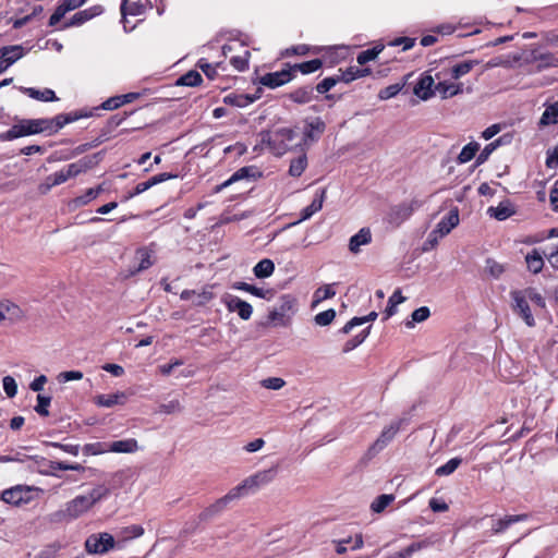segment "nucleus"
Segmentation results:
<instances>
[{
  "instance_id": "obj_1",
  "label": "nucleus",
  "mask_w": 558,
  "mask_h": 558,
  "mask_svg": "<svg viewBox=\"0 0 558 558\" xmlns=\"http://www.w3.org/2000/svg\"><path fill=\"white\" fill-rule=\"evenodd\" d=\"M277 474V469L271 468L268 470L258 471L246 478L239 485L231 488L223 497L217 499L213 505L207 507L202 513L201 518L207 520L223 511L228 505L244 496L255 494L262 487L271 483Z\"/></svg>"
},
{
  "instance_id": "obj_2",
  "label": "nucleus",
  "mask_w": 558,
  "mask_h": 558,
  "mask_svg": "<svg viewBox=\"0 0 558 558\" xmlns=\"http://www.w3.org/2000/svg\"><path fill=\"white\" fill-rule=\"evenodd\" d=\"M258 136L262 148L268 149L275 156H282L288 150L299 146L295 142L296 132L289 128L264 131Z\"/></svg>"
},
{
  "instance_id": "obj_3",
  "label": "nucleus",
  "mask_w": 558,
  "mask_h": 558,
  "mask_svg": "<svg viewBox=\"0 0 558 558\" xmlns=\"http://www.w3.org/2000/svg\"><path fill=\"white\" fill-rule=\"evenodd\" d=\"M50 125L51 122L44 119H25L0 134V141H13L19 137L44 133Z\"/></svg>"
},
{
  "instance_id": "obj_4",
  "label": "nucleus",
  "mask_w": 558,
  "mask_h": 558,
  "mask_svg": "<svg viewBox=\"0 0 558 558\" xmlns=\"http://www.w3.org/2000/svg\"><path fill=\"white\" fill-rule=\"evenodd\" d=\"M92 507L85 496L80 495L68 501L63 509L53 512L50 515L52 522L73 521L87 513Z\"/></svg>"
},
{
  "instance_id": "obj_5",
  "label": "nucleus",
  "mask_w": 558,
  "mask_h": 558,
  "mask_svg": "<svg viewBox=\"0 0 558 558\" xmlns=\"http://www.w3.org/2000/svg\"><path fill=\"white\" fill-rule=\"evenodd\" d=\"M296 312V299L290 294L281 295L278 305L268 314V320L274 326H287Z\"/></svg>"
},
{
  "instance_id": "obj_6",
  "label": "nucleus",
  "mask_w": 558,
  "mask_h": 558,
  "mask_svg": "<svg viewBox=\"0 0 558 558\" xmlns=\"http://www.w3.org/2000/svg\"><path fill=\"white\" fill-rule=\"evenodd\" d=\"M116 545L114 538L109 533H95L89 535L85 541V550L90 555H105L113 549Z\"/></svg>"
},
{
  "instance_id": "obj_7",
  "label": "nucleus",
  "mask_w": 558,
  "mask_h": 558,
  "mask_svg": "<svg viewBox=\"0 0 558 558\" xmlns=\"http://www.w3.org/2000/svg\"><path fill=\"white\" fill-rule=\"evenodd\" d=\"M403 423V420H398L391 422L388 426H386L379 437L369 446L367 450V454L369 457H374L377 453H379L381 450H384L396 437L398 432L401 428V425Z\"/></svg>"
},
{
  "instance_id": "obj_8",
  "label": "nucleus",
  "mask_w": 558,
  "mask_h": 558,
  "mask_svg": "<svg viewBox=\"0 0 558 558\" xmlns=\"http://www.w3.org/2000/svg\"><path fill=\"white\" fill-rule=\"evenodd\" d=\"M325 128V122L320 118L305 121L303 137L301 142L298 143L302 150H304L305 147H308L312 143L317 142L324 133Z\"/></svg>"
},
{
  "instance_id": "obj_9",
  "label": "nucleus",
  "mask_w": 558,
  "mask_h": 558,
  "mask_svg": "<svg viewBox=\"0 0 558 558\" xmlns=\"http://www.w3.org/2000/svg\"><path fill=\"white\" fill-rule=\"evenodd\" d=\"M512 300V310L518 314L529 327L535 325L534 316L531 312L529 301L524 298L520 290H513L510 292Z\"/></svg>"
},
{
  "instance_id": "obj_10",
  "label": "nucleus",
  "mask_w": 558,
  "mask_h": 558,
  "mask_svg": "<svg viewBox=\"0 0 558 558\" xmlns=\"http://www.w3.org/2000/svg\"><path fill=\"white\" fill-rule=\"evenodd\" d=\"M147 9V3L142 2L141 0H122L121 3V13H122V23L125 31H132L134 25L128 26V16H140L143 15Z\"/></svg>"
},
{
  "instance_id": "obj_11",
  "label": "nucleus",
  "mask_w": 558,
  "mask_h": 558,
  "mask_svg": "<svg viewBox=\"0 0 558 558\" xmlns=\"http://www.w3.org/2000/svg\"><path fill=\"white\" fill-rule=\"evenodd\" d=\"M102 12L104 8L99 4L78 11L68 22L64 23L63 28L81 26L89 20L100 15Z\"/></svg>"
},
{
  "instance_id": "obj_12",
  "label": "nucleus",
  "mask_w": 558,
  "mask_h": 558,
  "mask_svg": "<svg viewBox=\"0 0 558 558\" xmlns=\"http://www.w3.org/2000/svg\"><path fill=\"white\" fill-rule=\"evenodd\" d=\"M85 1L86 0H61L49 19V25H57L68 12L82 7Z\"/></svg>"
},
{
  "instance_id": "obj_13",
  "label": "nucleus",
  "mask_w": 558,
  "mask_h": 558,
  "mask_svg": "<svg viewBox=\"0 0 558 558\" xmlns=\"http://www.w3.org/2000/svg\"><path fill=\"white\" fill-rule=\"evenodd\" d=\"M414 208L412 204H400L398 206L392 207L388 215L387 220L389 225L393 227H399L403 221L410 218Z\"/></svg>"
},
{
  "instance_id": "obj_14",
  "label": "nucleus",
  "mask_w": 558,
  "mask_h": 558,
  "mask_svg": "<svg viewBox=\"0 0 558 558\" xmlns=\"http://www.w3.org/2000/svg\"><path fill=\"white\" fill-rule=\"evenodd\" d=\"M29 488L21 485L8 488L1 493V499L9 505L19 506L28 500Z\"/></svg>"
},
{
  "instance_id": "obj_15",
  "label": "nucleus",
  "mask_w": 558,
  "mask_h": 558,
  "mask_svg": "<svg viewBox=\"0 0 558 558\" xmlns=\"http://www.w3.org/2000/svg\"><path fill=\"white\" fill-rule=\"evenodd\" d=\"M292 78L291 70H282L278 72L267 73L263 75L259 80L260 84L269 87L276 88L279 87Z\"/></svg>"
},
{
  "instance_id": "obj_16",
  "label": "nucleus",
  "mask_w": 558,
  "mask_h": 558,
  "mask_svg": "<svg viewBox=\"0 0 558 558\" xmlns=\"http://www.w3.org/2000/svg\"><path fill=\"white\" fill-rule=\"evenodd\" d=\"M435 85L433 76L424 74L414 86V94L422 100H427L434 96Z\"/></svg>"
},
{
  "instance_id": "obj_17",
  "label": "nucleus",
  "mask_w": 558,
  "mask_h": 558,
  "mask_svg": "<svg viewBox=\"0 0 558 558\" xmlns=\"http://www.w3.org/2000/svg\"><path fill=\"white\" fill-rule=\"evenodd\" d=\"M23 317V311L19 305L9 300L0 301V320L17 322Z\"/></svg>"
},
{
  "instance_id": "obj_18",
  "label": "nucleus",
  "mask_w": 558,
  "mask_h": 558,
  "mask_svg": "<svg viewBox=\"0 0 558 558\" xmlns=\"http://www.w3.org/2000/svg\"><path fill=\"white\" fill-rule=\"evenodd\" d=\"M372 242V232L369 228H362L357 233L352 235L349 240V250L353 254L361 251V246L367 245Z\"/></svg>"
},
{
  "instance_id": "obj_19",
  "label": "nucleus",
  "mask_w": 558,
  "mask_h": 558,
  "mask_svg": "<svg viewBox=\"0 0 558 558\" xmlns=\"http://www.w3.org/2000/svg\"><path fill=\"white\" fill-rule=\"evenodd\" d=\"M25 53L21 45L5 46L0 48V59L5 63V69L20 60Z\"/></svg>"
},
{
  "instance_id": "obj_20",
  "label": "nucleus",
  "mask_w": 558,
  "mask_h": 558,
  "mask_svg": "<svg viewBox=\"0 0 558 558\" xmlns=\"http://www.w3.org/2000/svg\"><path fill=\"white\" fill-rule=\"evenodd\" d=\"M459 223V211L457 208L449 211L447 216L440 219V221L436 226V233H439V236H445L450 231L457 227Z\"/></svg>"
},
{
  "instance_id": "obj_21",
  "label": "nucleus",
  "mask_w": 558,
  "mask_h": 558,
  "mask_svg": "<svg viewBox=\"0 0 558 558\" xmlns=\"http://www.w3.org/2000/svg\"><path fill=\"white\" fill-rule=\"evenodd\" d=\"M325 195H326L325 190L317 192L314 199L312 201V203L301 211V218L296 222H293L292 226H294L301 221L307 220L314 214L318 213L323 208Z\"/></svg>"
},
{
  "instance_id": "obj_22",
  "label": "nucleus",
  "mask_w": 558,
  "mask_h": 558,
  "mask_svg": "<svg viewBox=\"0 0 558 558\" xmlns=\"http://www.w3.org/2000/svg\"><path fill=\"white\" fill-rule=\"evenodd\" d=\"M128 400V395L123 391L114 393L99 395L95 398V403L102 408H112L117 404H124Z\"/></svg>"
},
{
  "instance_id": "obj_23",
  "label": "nucleus",
  "mask_w": 558,
  "mask_h": 558,
  "mask_svg": "<svg viewBox=\"0 0 558 558\" xmlns=\"http://www.w3.org/2000/svg\"><path fill=\"white\" fill-rule=\"evenodd\" d=\"M137 267L131 271L132 275L148 269L155 264L154 251L148 247H142L136 251Z\"/></svg>"
},
{
  "instance_id": "obj_24",
  "label": "nucleus",
  "mask_w": 558,
  "mask_h": 558,
  "mask_svg": "<svg viewBox=\"0 0 558 558\" xmlns=\"http://www.w3.org/2000/svg\"><path fill=\"white\" fill-rule=\"evenodd\" d=\"M138 450L137 440L134 438H128L122 440H116L108 444V452L116 453H133Z\"/></svg>"
},
{
  "instance_id": "obj_25",
  "label": "nucleus",
  "mask_w": 558,
  "mask_h": 558,
  "mask_svg": "<svg viewBox=\"0 0 558 558\" xmlns=\"http://www.w3.org/2000/svg\"><path fill=\"white\" fill-rule=\"evenodd\" d=\"M435 93H438L442 99H447L462 93V84L447 81L438 82L435 85Z\"/></svg>"
},
{
  "instance_id": "obj_26",
  "label": "nucleus",
  "mask_w": 558,
  "mask_h": 558,
  "mask_svg": "<svg viewBox=\"0 0 558 558\" xmlns=\"http://www.w3.org/2000/svg\"><path fill=\"white\" fill-rule=\"evenodd\" d=\"M558 123V101L549 104L539 119L538 128L543 129Z\"/></svg>"
},
{
  "instance_id": "obj_27",
  "label": "nucleus",
  "mask_w": 558,
  "mask_h": 558,
  "mask_svg": "<svg viewBox=\"0 0 558 558\" xmlns=\"http://www.w3.org/2000/svg\"><path fill=\"white\" fill-rule=\"evenodd\" d=\"M487 214L490 217L502 221L511 217L514 214V209L509 202H501L496 207H489L487 209Z\"/></svg>"
},
{
  "instance_id": "obj_28",
  "label": "nucleus",
  "mask_w": 558,
  "mask_h": 558,
  "mask_svg": "<svg viewBox=\"0 0 558 558\" xmlns=\"http://www.w3.org/2000/svg\"><path fill=\"white\" fill-rule=\"evenodd\" d=\"M22 93L26 94L28 97L39 100V101H54L57 100V96L54 92L50 88H45L43 90L33 88V87H22Z\"/></svg>"
},
{
  "instance_id": "obj_29",
  "label": "nucleus",
  "mask_w": 558,
  "mask_h": 558,
  "mask_svg": "<svg viewBox=\"0 0 558 558\" xmlns=\"http://www.w3.org/2000/svg\"><path fill=\"white\" fill-rule=\"evenodd\" d=\"M232 288L235 290L251 293L252 295H255L257 298L265 299V300H269L272 296L271 290H265L262 288H257V287L246 283V282H235V283H233Z\"/></svg>"
},
{
  "instance_id": "obj_30",
  "label": "nucleus",
  "mask_w": 558,
  "mask_h": 558,
  "mask_svg": "<svg viewBox=\"0 0 558 558\" xmlns=\"http://www.w3.org/2000/svg\"><path fill=\"white\" fill-rule=\"evenodd\" d=\"M527 269L533 274H538L544 267V259L538 250L534 248L525 256Z\"/></svg>"
},
{
  "instance_id": "obj_31",
  "label": "nucleus",
  "mask_w": 558,
  "mask_h": 558,
  "mask_svg": "<svg viewBox=\"0 0 558 558\" xmlns=\"http://www.w3.org/2000/svg\"><path fill=\"white\" fill-rule=\"evenodd\" d=\"M525 519H526L525 514L506 515L504 519H499L493 524V532L495 534L502 533L511 524L520 522V521H524Z\"/></svg>"
},
{
  "instance_id": "obj_32",
  "label": "nucleus",
  "mask_w": 558,
  "mask_h": 558,
  "mask_svg": "<svg viewBox=\"0 0 558 558\" xmlns=\"http://www.w3.org/2000/svg\"><path fill=\"white\" fill-rule=\"evenodd\" d=\"M275 271V264L271 259L264 258L253 268L256 278L264 279L270 277Z\"/></svg>"
},
{
  "instance_id": "obj_33",
  "label": "nucleus",
  "mask_w": 558,
  "mask_h": 558,
  "mask_svg": "<svg viewBox=\"0 0 558 558\" xmlns=\"http://www.w3.org/2000/svg\"><path fill=\"white\" fill-rule=\"evenodd\" d=\"M77 116H71V114H59L54 117L53 119H45L46 121H50L51 125L48 128L46 132L56 133L60 129H62L65 124L74 122L77 120Z\"/></svg>"
},
{
  "instance_id": "obj_34",
  "label": "nucleus",
  "mask_w": 558,
  "mask_h": 558,
  "mask_svg": "<svg viewBox=\"0 0 558 558\" xmlns=\"http://www.w3.org/2000/svg\"><path fill=\"white\" fill-rule=\"evenodd\" d=\"M478 63L480 62L477 60H468V61H463V62L454 64L450 71L451 77L454 80H458V78L466 75Z\"/></svg>"
},
{
  "instance_id": "obj_35",
  "label": "nucleus",
  "mask_w": 558,
  "mask_h": 558,
  "mask_svg": "<svg viewBox=\"0 0 558 558\" xmlns=\"http://www.w3.org/2000/svg\"><path fill=\"white\" fill-rule=\"evenodd\" d=\"M254 99L245 94L231 93L223 98L226 105L243 108L252 104Z\"/></svg>"
},
{
  "instance_id": "obj_36",
  "label": "nucleus",
  "mask_w": 558,
  "mask_h": 558,
  "mask_svg": "<svg viewBox=\"0 0 558 558\" xmlns=\"http://www.w3.org/2000/svg\"><path fill=\"white\" fill-rule=\"evenodd\" d=\"M506 265L497 262L494 258H487L485 260V271L493 278V279H500L501 276L506 271Z\"/></svg>"
},
{
  "instance_id": "obj_37",
  "label": "nucleus",
  "mask_w": 558,
  "mask_h": 558,
  "mask_svg": "<svg viewBox=\"0 0 558 558\" xmlns=\"http://www.w3.org/2000/svg\"><path fill=\"white\" fill-rule=\"evenodd\" d=\"M110 494V489L106 485H97L94 487L87 495H84L85 498L89 501V506L93 508L95 504L107 498Z\"/></svg>"
},
{
  "instance_id": "obj_38",
  "label": "nucleus",
  "mask_w": 558,
  "mask_h": 558,
  "mask_svg": "<svg viewBox=\"0 0 558 558\" xmlns=\"http://www.w3.org/2000/svg\"><path fill=\"white\" fill-rule=\"evenodd\" d=\"M202 82H203L202 75L197 71L191 70V71L186 72L185 74H183L182 76H180L177 80L175 84L178 86L194 87V86H198Z\"/></svg>"
},
{
  "instance_id": "obj_39",
  "label": "nucleus",
  "mask_w": 558,
  "mask_h": 558,
  "mask_svg": "<svg viewBox=\"0 0 558 558\" xmlns=\"http://www.w3.org/2000/svg\"><path fill=\"white\" fill-rule=\"evenodd\" d=\"M306 167H307V157H306V154L303 153L298 158L291 160L290 167H289V174L291 177L298 178L304 172Z\"/></svg>"
},
{
  "instance_id": "obj_40",
  "label": "nucleus",
  "mask_w": 558,
  "mask_h": 558,
  "mask_svg": "<svg viewBox=\"0 0 558 558\" xmlns=\"http://www.w3.org/2000/svg\"><path fill=\"white\" fill-rule=\"evenodd\" d=\"M291 100L296 104H307L313 98V88L311 86H303L290 94Z\"/></svg>"
},
{
  "instance_id": "obj_41",
  "label": "nucleus",
  "mask_w": 558,
  "mask_h": 558,
  "mask_svg": "<svg viewBox=\"0 0 558 558\" xmlns=\"http://www.w3.org/2000/svg\"><path fill=\"white\" fill-rule=\"evenodd\" d=\"M102 191H104V189L101 185H99L97 187L88 189L85 192V194H83L78 197H75L72 203L75 207L84 206V205L88 204L90 201L95 199Z\"/></svg>"
},
{
  "instance_id": "obj_42",
  "label": "nucleus",
  "mask_w": 558,
  "mask_h": 558,
  "mask_svg": "<svg viewBox=\"0 0 558 558\" xmlns=\"http://www.w3.org/2000/svg\"><path fill=\"white\" fill-rule=\"evenodd\" d=\"M250 171H251V168H247V167H243V168L239 169L228 180H226L225 182H222L219 185H216L215 190H214L215 193L221 192L223 189H226L227 186H229L233 182H236V181H240V180H242L244 178H247L250 175Z\"/></svg>"
},
{
  "instance_id": "obj_43",
  "label": "nucleus",
  "mask_w": 558,
  "mask_h": 558,
  "mask_svg": "<svg viewBox=\"0 0 558 558\" xmlns=\"http://www.w3.org/2000/svg\"><path fill=\"white\" fill-rule=\"evenodd\" d=\"M478 148L480 145L476 142H471L465 145L457 158L458 163L462 165L471 161L475 157Z\"/></svg>"
},
{
  "instance_id": "obj_44",
  "label": "nucleus",
  "mask_w": 558,
  "mask_h": 558,
  "mask_svg": "<svg viewBox=\"0 0 558 558\" xmlns=\"http://www.w3.org/2000/svg\"><path fill=\"white\" fill-rule=\"evenodd\" d=\"M395 495L384 494L375 498L371 504V510L375 513H381L392 501Z\"/></svg>"
},
{
  "instance_id": "obj_45",
  "label": "nucleus",
  "mask_w": 558,
  "mask_h": 558,
  "mask_svg": "<svg viewBox=\"0 0 558 558\" xmlns=\"http://www.w3.org/2000/svg\"><path fill=\"white\" fill-rule=\"evenodd\" d=\"M336 295V291L332 287V284H325L323 287H319L313 295V306L317 305L318 303L331 299Z\"/></svg>"
},
{
  "instance_id": "obj_46",
  "label": "nucleus",
  "mask_w": 558,
  "mask_h": 558,
  "mask_svg": "<svg viewBox=\"0 0 558 558\" xmlns=\"http://www.w3.org/2000/svg\"><path fill=\"white\" fill-rule=\"evenodd\" d=\"M90 168V162L86 159H81L75 162L68 165L64 170L68 172L70 178H75L78 174L87 171Z\"/></svg>"
},
{
  "instance_id": "obj_47",
  "label": "nucleus",
  "mask_w": 558,
  "mask_h": 558,
  "mask_svg": "<svg viewBox=\"0 0 558 558\" xmlns=\"http://www.w3.org/2000/svg\"><path fill=\"white\" fill-rule=\"evenodd\" d=\"M323 65L320 59H313L303 63L295 64L291 71H300L302 74H310L319 70Z\"/></svg>"
},
{
  "instance_id": "obj_48",
  "label": "nucleus",
  "mask_w": 558,
  "mask_h": 558,
  "mask_svg": "<svg viewBox=\"0 0 558 558\" xmlns=\"http://www.w3.org/2000/svg\"><path fill=\"white\" fill-rule=\"evenodd\" d=\"M405 298L401 294L400 290H396L388 300V305L385 310V319H388L397 312V305L404 302Z\"/></svg>"
},
{
  "instance_id": "obj_49",
  "label": "nucleus",
  "mask_w": 558,
  "mask_h": 558,
  "mask_svg": "<svg viewBox=\"0 0 558 558\" xmlns=\"http://www.w3.org/2000/svg\"><path fill=\"white\" fill-rule=\"evenodd\" d=\"M197 66L203 71V73L209 78L215 80L217 75V70L221 69L225 70V66L221 62H217L215 64H211L207 62L205 59H201L197 62Z\"/></svg>"
},
{
  "instance_id": "obj_50",
  "label": "nucleus",
  "mask_w": 558,
  "mask_h": 558,
  "mask_svg": "<svg viewBox=\"0 0 558 558\" xmlns=\"http://www.w3.org/2000/svg\"><path fill=\"white\" fill-rule=\"evenodd\" d=\"M462 463L461 458H452L448 462H446L444 465H440L436 469L435 474L437 476H448L452 474Z\"/></svg>"
},
{
  "instance_id": "obj_51",
  "label": "nucleus",
  "mask_w": 558,
  "mask_h": 558,
  "mask_svg": "<svg viewBox=\"0 0 558 558\" xmlns=\"http://www.w3.org/2000/svg\"><path fill=\"white\" fill-rule=\"evenodd\" d=\"M520 291L529 302H532L534 305H536L541 308L545 307V305H546L545 299L536 289L526 288V289H523Z\"/></svg>"
},
{
  "instance_id": "obj_52",
  "label": "nucleus",
  "mask_w": 558,
  "mask_h": 558,
  "mask_svg": "<svg viewBox=\"0 0 558 558\" xmlns=\"http://www.w3.org/2000/svg\"><path fill=\"white\" fill-rule=\"evenodd\" d=\"M429 315H430V311L427 306L418 307L415 311H413V313L411 315V320H408L405 323V326L408 328H412V327H414L415 323H422V322L426 320L429 317Z\"/></svg>"
},
{
  "instance_id": "obj_53",
  "label": "nucleus",
  "mask_w": 558,
  "mask_h": 558,
  "mask_svg": "<svg viewBox=\"0 0 558 558\" xmlns=\"http://www.w3.org/2000/svg\"><path fill=\"white\" fill-rule=\"evenodd\" d=\"M504 142V137H499L498 140L487 144L483 150L478 154L477 158H476V163L477 165H482L484 163L488 158L489 156L492 155V153L497 148L499 147Z\"/></svg>"
},
{
  "instance_id": "obj_54",
  "label": "nucleus",
  "mask_w": 558,
  "mask_h": 558,
  "mask_svg": "<svg viewBox=\"0 0 558 558\" xmlns=\"http://www.w3.org/2000/svg\"><path fill=\"white\" fill-rule=\"evenodd\" d=\"M82 451L85 456H98L108 452V444L106 442H93L86 444Z\"/></svg>"
},
{
  "instance_id": "obj_55",
  "label": "nucleus",
  "mask_w": 558,
  "mask_h": 558,
  "mask_svg": "<svg viewBox=\"0 0 558 558\" xmlns=\"http://www.w3.org/2000/svg\"><path fill=\"white\" fill-rule=\"evenodd\" d=\"M250 51L244 50L243 54L235 56L230 59V63L233 65V68L239 71L243 72L248 68V60H250Z\"/></svg>"
},
{
  "instance_id": "obj_56",
  "label": "nucleus",
  "mask_w": 558,
  "mask_h": 558,
  "mask_svg": "<svg viewBox=\"0 0 558 558\" xmlns=\"http://www.w3.org/2000/svg\"><path fill=\"white\" fill-rule=\"evenodd\" d=\"M369 328L371 327H367L366 329H364L362 332H360L359 335H356L355 337H353L352 339L348 340L345 343H344V347H343V352H350L352 351L353 349H355L356 347H359L360 344H362L366 337L368 336V332H369Z\"/></svg>"
},
{
  "instance_id": "obj_57",
  "label": "nucleus",
  "mask_w": 558,
  "mask_h": 558,
  "mask_svg": "<svg viewBox=\"0 0 558 558\" xmlns=\"http://www.w3.org/2000/svg\"><path fill=\"white\" fill-rule=\"evenodd\" d=\"M381 50H383V46H377L372 49L362 51L361 53H359V56L356 58L357 63L361 65L366 64L367 62L374 60L379 54V52Z\"/></svg>"
},
{
  "instance_id": "obj_58",
  "label": "nucleus",
  "mask_w": 558,
  "mask_h": 558,
  "mask_svg": "<svg viewBox=\"0 0 558 558\" xmlns=\"http://www.w3.org/2000/svg\"><path fill=\"white\" fill-rule=\"evenodd\" d=\"M214 299V293L210 288H205L201 292H196L193 304L196 306H203Z\"/></svg>"
},
{
  "instance_id": "obj_59",
  "label": "nucleus",
  "mask_w": 558,
  "mask_h": 558,
  "mask_svg": "<svg viewBox=\"0 0 558 558\" xmlns=\"http://www.w3.org/2000/svg\"><path fill=\"white\" fill-rule=\"evenodd\" d=\"M50 402H51L50 397L44 396V395H38L35 411L41 416H48L49 415L48 408L50 405Z\"/></svg>"
},
{
  "instance_id": "obj_60",
  "label": "nucleus",
  "mask_w": 558,
  "mask_h": 558,
  "mask_svg": "<svg viewBox=\"0 0 558 558\" xmlns=\"http://www.w3.org/2000/svg\"><path fill=\"white\" fill-rule=\"evenodd\" d=\"M538 69L558 68V56L554 53L542 54L538 59Z\"/></svg>"
},
{
  "instance_id": "obj_61",
  "label": "nucleus",
  "mask_w": 558,
  "mask_h": 558,
  "mask_svg": "<svg viewBox=\"0 0 558 558\" xmlns=\"http://www.w3.org/2000/svg\"><path fill=\"white\" fill-rule=\"evenodd\" d=\"M335 317H336V312H335V310L330 308V310L318 313L315 316V323L318 326H327L332 323Z\"/></svg>"
},
{
  "instance_id": "obj_62",
  "label": "nucleus",
  "mask_w": 558,
  "mask_h": 558,
  "mask_svg": "<svg viewBox=\"0 0 558 558\" xmlns=\"http://www.w3.org/2000/svg\"><path fill=\"white\" fill-rule=\"evenodd\" d=\"M182 411V405L179 400H171L168 403H162L158 408L159 413L173 414Z\"/></svg>"
},
{
  "instance_id": "obj_63",
  "label": "nucleus",
  "mask_w": 558,
  "mask_h": 558,
  "mask_svg": "<svg viewBox=\"0 0 558 558\" xmlns=\"http://www.w3.org/2000/svg\"><path fill=\"white\" fill-rule=\"evenodd\" d=\"M401 89H402L401 84H392V85H389V86L383 88L379 92L378 97L381 100H387V99H390V98L397 96Z\"/></svg>"
},
{
  "instance_id": "obj_64",
  "label": "nucleus",
  "mask_w": 558,
  "mask_h": 558,
  "mask_svg": "<svg viewBox=\"0 0 558 558\" xmlns=\"http://www.w3.org/2000/svg\"><path fill=\"white\" fill-rule=\"evenodd\" d=\"M260 385L266 389L279 390L286 385V381L280 377H268L263 379Z\"/></svg>"
}]
</instances>
